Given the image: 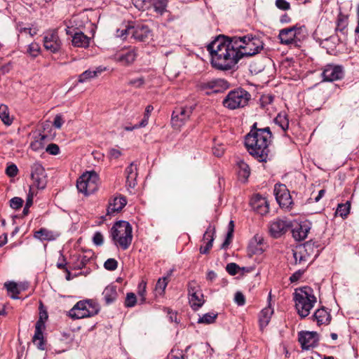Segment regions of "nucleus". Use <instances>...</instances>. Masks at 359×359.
<instances>
[{"label": "nucleus", "instance_id": "nucleus-1", "mask_svg": "<svg viewBox=\"0 0 359 359\" xmlns=\"http://www.w3.org/2000/svg\"><path fill=\"white\" fill-rule=\"evenodd\" d=\"M263 48L258 38L243 36H217L207 45L212 66L219 70L233 69L244 56H252Z\"/></svg>", "mask_w": 359, "mask_h": 359}, {"label": "nucleus", "instance_id": "nucleus-2", "mask_svg": "<svg viewBox=\"0 0 359 359\" xmlns=\"http://www.w3.org/2000/svg\"><path fill=\"white\" fill-rule=\"evenodd\" d=\"M271 138L272 133L269 127L257 129L255 123L245 136V145L249 154L258 161L266 162L269 160Z\"/></svg>", "mask_w": 359, "mask_h": 359}, {"label": "nucleus", "instance_id": "nucleus-3", "mask_svg": "<svg viewBox=\"0 0 359 359\" xmlns=\"http://www.w3.org/2000/svg\"><path fill=\"white\" fill-rule=\"evenodd\" d=\"M294 300L298 314L302 318H305L309 315L311 310L314 306L316 297L311 287L304 286L295 290Z\"/></svg>", "mask_w": 359, "mask_h": 359}, {"label": "nucleus", "instance_id": "nucleus-4", "mask_svg": "<svg viewBox=\"0 0 359 359\" xmlns=\"http://www.w3.org/2000/svg\"><path fill=\"white\" fill-rule=\"evenodd\" d=\"M111 234L113 241L123 250H126L131 244L133 235L132 226L129 222L119 221L111 228Z\"/></svg>", "mask_w": 359, "mask_h": 359}, {"label": "nucleus", "instance_id": "nucleus-5", "mask_svg": "<svg viewBox=\"0 0 359 359\" xmlns=\"http://www.w3.org/2000/svg\"><path fill=\"white\" fill-rule=\"evenodd\" d=\"M251 99V95L245 89L238 88L229 92L223 100V105L229 109L245 107Z\"/></svg>", "mask_w": 359, "mask_h": 359}, {"label": "nucleus", "instance_id": "nucleus-6", "mask_svg": "<svg viewBox=\"0 0 359 359\" xmlns=\"http://www.w3.org/2000/svg\"><path fill=\"white\" fill-rule=\"evenodd\" d=\"M100 311L97 304L91 299L78 302L69 311V316L74 319L93 316Z\"/></svg>", "mask_w": 359, "mask_h": 359}, {"label": "nucleus", "instance_id": "nucleus-7", "mask_svg": "<svg viewBox=\"0 0 359 359\" xmlns=\"http://www.w3.org/2000/svg\"><path fill=\"white\" fill-rule=\"evenodd\" d=\"M99 177L95 171L84 172L76 182L79 192L88 196L93 194L98 189Z\"/></svg>", "mask_w": 359, "mask_h": 359}, {"label": "nucleus", "instance_id": "nucleus-8", "mask_svg": "<svg viewBox=\"0 0 359 359\" xmlns=\"http://www.w3.org/2000/svg\"><path fill=\"white\" fill-rule=\"evenodd\" d=\"M194 109L195 106L194 105L176 108L173 111L171 117L172 128L175 130H180L189 119Z\"/></svg>", "mask_w": 359, "mask_h": 359}, {"label": "nucleus", "instance_id": "nucleus-9", "mask_svg": "<svg viewBox=\"0 0 359 359\" xmlns=\"http://www.w3.org/2000/svg\"><path fill=\"white\" fill-rule=\"evenodd\" d=\"M31 178L34 185L38 189H43L47 184V175L41 164L36 162L31 167Z\"/></svg>", "mask_w": 359, "mask_h": 359}, {"label": "nucleus", "instance_id": "nucleus-10", "mask_svg": "<svg viewBox=\"0 0 359 359\" xmlns=\"http://www.w3.org/2000/svg\"><path fill=\"white\" fill-rule=\"evenodd\" d=\"M43 41L44 48L47 50L53 53L60 51L62 46V42L56 29H52L46 32L44 34Z\"/></svg>", "mask_w": 359, "mask_h": 359}, {"label": "nucleus", "instance_id": "nucleus-11", "mask_svg": "<svg viewBox=\"0 0 359 359\" xmlns=\"http://www.w3.org/2000/svg\"><path fill=\"white\" fill-rule=\"evenodd\" d=\"M292 227L291 221L287 219H276L269 225V233L274 238H278L285 234Z\"/></svg>", "mask_w": 359, "mask_h": 359}, {"label": "nucleus", "instance_id": "nucleus-12", "mask_svg": "<svg viewBox=\"0 0 359 359\" xmlns=\"http://www.w3.org/2000/svg\"><path fill=\"white\" fill-rule=\"evenodd\" d=\"M321 75L325 81H338L344 77V69L341 65L328 64L325 66Z\"/></svg>", "mask_w": 359, "mask_h": 359}, {"label": "nucleus", "instance_id": "nucleus-13", "mask_svg": "<svg viewBox=\"0 0 359 359\" xmlns=\"http://www.w3.org/2000/svg\"><path fill=\"white\" fill-rule=\"evenodd\" d=\"M274 194L280 207L287 208L292 204L290 191L285 184H276L274 187Z\"/></svg>", "mask_w": 359, "mask_h": 359}, {"label": "nucleus", "instance_id": "nucleus-14", "mask_svg": "<svg viewBox=\"0 0 359 359\" xmlns=\"http://www.w3.org/2000/svg\"><path fill=\"white\" fill-rule=\"evenodd\" d=\"M230 87V83L224 79H216L203 83V91L206 95L212 93H220Z\"/></svg>", "mask_w": 359, "mask_h": 359}, {"label": "nucleus", "instance_id": "nucleus-15", "mask_svg": "<svg viewBox=\"0 0 359 359\" xmlns=\"http://www.w3.org/2000/svg\"><path fill=\"white\" fill-rule=\"evenodd\" d=\"M319 338L316 332L302 331L299 333V341L302 349L309 350L317 346Z\"/></svg>", "mask_w": 359, "mask_h": 359}, {"label": "nucleus", "instance_id": "nucleus-16", "mask_svg": "<svg viewBox=\"0 0 359 359\" xmlns=\"http://www.w3.org/2000/svg\"><path fill=\"white\" fill-rule=\"evenodd\" d=\"M131 38L138 41H146L151 36V31L146 25L132 22Z\"/></svg>", "mask_w": 359, "mask_h": 359}, {"label": "nucleus", "instance_id": "nucleus-17", "mask_svg": "<svg viewBox=\"0 0 359 359\" xmlns=\"http://www.w3.org/2000/svg\"><path fill=\"white\" fill-rule=\"evenodd\" d=\"M202 292L199 286L191 283L189 287V302L194 311H198L202 306Z\"/></svg>", "mask_w": 359, "mask_h": 359}, {"label": "nucleus", "instance_id": "nucleus-18", "mask_svg": "<svg viewBox=\"0 0 359 359\" xmlns=\"http://www.w3.org/2000/svg\"><path fill=\"white\" fill-rule=\"evenodd\" d=\"M252 208L258 214L262 215L269 212V207L266 199L262 196L257 194L250 200Z\"/></svg>", "mask_w": 359, "mask_h": 359}, {"label": "nucleus", "instance_id": "nucleus-19", "mask_svg": "<svg viewBox=\"0 0 359 359\" xmlns=\"http://www.w3.org/2000/svg\"><path fill=\"white\" fill-rule=\"evenodd\" d=\"M301 27L293 26L292 27L281 29L278 37L282 44L289 45L295 42L297 33H299Z\"/></svg>", "mask_w": 359, "mask_h": 359}, {"label": "nucleus", "instance_id": "nucleus-20", "mask_svg": "<svg viewBox=\"0 0 359 359\" xmlns=\"http://www.w3.org/2000/svg\"><path fill=\"white\" fill-rule=\"evenodd\" d=\"M311 223L307 221L297 224L294 226L292 225V233L293 238L298 241L304 240L311 230Z\"/></svg>", "mask_w": 359, "mask_h": 359}, {"label": "nucleus", "instance_id": "nucleus-21", "mask_svg": "<svg viewBox=\"0 0 359 359\" xmlns=\"http://www.w3.org/2000/svg\"><path fill=\"white\" fill-rule=\"evenodd\" d=\"M136 56L137 54L134 49L123 50L115 54L114 60L122 65H128L135 61Z\"/></svg>", "mask_w": 359, "mask_h": 359}, {"label": "nucleus", "instance_id": "nucleus-22", "mask_svg": "<svg viewBox=\"0 0 359 359\" xmlns=\"http://www.w3.org/2000/svg\"><path fill=\"white\" fill-rule=\"evenodd\" d=\"M127 200L125 196L119 195L109 201L107 207V215H111L120 212L126 205Z\"/></svg>", "mask_w": 359, "mask_h": 359}, {"label": "nucleus", "instance_id": "nucleus-23", "mask_svg": "<svg viewBox=\"0 0 359 359\" xmlns=\"http://www.w3.org/2000/svg\"><path fill=\"white\" fill-rule=\"evenodd\" d=\"M313 243L311 241L306 242L304 245L303 248H300L299 250H296L293 252V256L296 263L302 264L306 262L309 259V251L313 250Z\"/></svg>", "mask_w": 359, "mask_h": 359}, {"label": "nucleus", "instance_id": "nucleus-24", "mask_svg": "<svg viewBox=\"0 0 359 359\" xmlns=\"http://www.w3.org/2000/svg\"><path fill=\"white\" fill-rule=\"evenodd\" d=\"M126 177V187L128 189H133L137 184V168L134 163H131L125 170Z\"/></svg>", "mask_w": 359, "mask_h": 359}, {"label": "nucleus", "instance_id": "nucleus-25", "mask_svg": "<svg viewBox=\"0 0 359 359\" xmlns=\"http://www.w3.org/2000/svg\"><path fill=\"white\" fill-rule=\"evenodd\" d=\"M44 327V322L38 320L35 325V333L33 337L32 341L40 350L45 349V344L43 341V335L42 329Z\"/></svg>", "mask_w": 359, "mask_h": 359}, {"label": "nucleus", "instance_id": "nucleus-26", "mask_svg": "<svg viewBox=\"0 0 359 359\" xmlns=\"http://www.w3.org/2000/svg\"><path fill=\"white\" fill-rule=\"evenodd\" d=\"M59 236L57 231L49 230L46 228H41L34 231V237L41 241H51L55 240Z\"/></svg>", "mask_w": 359, "mask_h": 359}, {"label": "nucleus", "instance_id": "nucleus-27", "mask_svg": "<svg viewBox=\"0 0 359 359\" xmlns=\"http://www.w3.org/2000/svg\"><path fill=\"white\" fill-rule=\"evenodd\" d=\"M90 38L81 32H76L72 36V43L74 47L86 48L89 46Z\"/></svg>", "mask_w": 359, "mask_h": 359}, {"label": "nucleus", "instance_id": "nucleus-28", "mask_svg": "<svg viewBox=\"0 0 359 359\" xmlns=\"http://www.w3.org/2000/svg\"><path fill=\"white\" fill-rule=\"evenodd\" d=\"M263 245V237L257 234L250 241L248 245V250L252 254H261L264 251Z\"/></svg>", "mask_w": 359, "mask_h": 359}, {"label": "nucleus", "instance_id": "nucleus-29", "mask_svg": "<svg viewBox=\"0 0 359 359\" xmlns=\"http://www.w3.org/2000/svg\"><path fill=\"white\" fill-rule=\"evenodd\" d=\"M313 317L318 325H328L332 319L330 313L324 307L317 309Z\"/></svg>", "mask_w": 359, "mask_h": 359}, {"label": "nucleus", "instance_id": "nucleus-30", "mask_svg": "<svg viewBox=\"0 0 359 359\" xmlns=\"http://www.w3.org/2000/svg\"><path fill=\"white\" fill-rule=\"evenodd\" d=\"M106 69L105 67H96L95 69L91 70L88 69L83 72L79 76V83H85L87 82L92 79L97 77L100 74H102Z\"/></svg>", "mask_w": 359, "mask_h": 359}, {"label": "nucleus", "instance_id": "nucleus-31", "mask_svg": "<svg viewBox=\"0 0 359 359\" xmlns=\"http://www.w3.org/2000/svg\"><path fill=\"white\" fill-rule=\"evenodd\" d=\"M273 313V309L270 305L263 309L259 316V325L262 329L266 327Z\"/></svg>", "mask_w": 359, "mask_h": 359}, {"label": "nucleus", "instance_id": "nucleus-32", "mask_svg": "<svg viewBox=\"0 0 359 359\" xmlns=\"http://www.w3.org/2000/svg\"><path fill=\"white\" fill-rule=\"evenodd\" d=\"M215 233V227L213 225L210 224L207 228L205 233H203V241H207L205 248L203 249V254L207 253L212 247V243L214 241V236Z\"/></svg>", "mask_w": 359, "mask_h": 359}, {"label": "nucleus", "instance_id": "nucleus-33", "mask_svg": "<svg viewBox=\"0 0 359 359\" xmlns=\"http://www.w3.org/2000/svg\"><path fill=\"white\" fill-rule=\"evenodd\" d=\"M102 295L107 304L114 302L118 296L116 286H107L102 292Z\"/></svg>", "mask_w": 359, "mask_h": 359}, {"label": "nucleus", "instance_id": "nucleus-34", "mask_svg": "<svg viewBox=\"0 0 359 359\" xmlns=\"http://www.w3.org/2000/svg\"><path fill=\"white\" fill-rule=\"evenodd\" d=\"M172 270H170L165 276L158 279L156 285V292L157 294L161 295L164 293L167 285L170 280V277L172 275Z\"/></svg>", "mask_w": 359, "mask_h": 359}, {"label": "nucleus", "instance_id": "nucleus-35", "mask_svg": "<svg viewBox=\"0 0 359 359\" xmlns=\"http://www.w3.org/2000/svg\"><path fill=\"white\" fill-rule=\"evenodd\" d=\"M238 175L239 178L245 182L250 176V170L248 165L243 161L238 162Z\"/></svg>", "mask_w": 359, "mask_h": 359}, {"label": "nucleus", "instance_id": "nucleus-36", "mask_svg": "<svg viewBox=\"0 0 359 359\" xmlns=\"http://www.w3.org/2000/svg\"><path fill=\"white\" fill-rule=\"evenodd\" d=\"M0 118L6 126H11L13 118L10 116L8 107L6 104L0 105Z\"/></svg>", "mask_w": 359, "mask_h": 359}, {"label": "nucleus", "instance_id": "nucleus-37", "mask_svg": "<svg viewBox=\"0 0 359 359\" xmlns=\"http://www.w3.org/2000/svg\"><path fill=\"white\" fill-rule=\"evenodd\" d=\"M154 110V107L151 105H148L144 111V117L138 124L133 126V128H144L148 124V121L151 114V112Z\"/></svg>", "mask_w": 359, "mask_h": 359}, {"label": "nucleus", "instance_id": "nucleus-38", "mask_svg": "<svg viewBox=\"0 0 359 359\" xmlns=\"http://www.w3.org/2000/svg\"><path fill=\"white\" fill-rule=\"evenodd\" d=\"M132 22L124 25L122 27L116 29V36L123 39H126L128 35L131 33Z\"/></svg>", "mask_w": 359, "mask_h": 359}, {"label": "nucleus", "instance_id": "nucleus-39", "mask_svg": "<svg viewBox=\"0 0 359 359\" xmlns=\"http://www.w3.org/2000/svg\"><path fill=\"white\" fill-rule=\"evenodd\" d=\"M275 123L278 125L283 130L285 131L289 127V121L286 114H279L275 118Z\"/></svg>", "mask_w": 359, "mask_h": 359}, {"label": "nucleus", "instance_id": "nucleus-40", "mask_svg": "<svg viewBox=\"0 0 359 359\" xmlns=\"http://www.w3.org/2000/svg\"><path fill=\"white\" fill-rule=\"evenodd\" d=\"M152 5L154 11L162 15L167 6V0H152Z\"/></svg>", "mask_w": 359, "mask_h": 359}, {"label": "nucleus", "instance_id": "nucleus-41", "mask_svg": "<svg viewBox=\"0 0 359 359\" xmlns=\"http://www.w3.org/2000/svg\"><path fill=\"white\" fill-rule=\"evenodd\" d=\"M4 286L8 292L12 293V298L18 299L17 294L20 293V290L16 283L13 281L6 282L4 284Z\"/></svg>", "mask_w": 359, "mask_h": 359}, {"label": "nucleus", "instance_id": "nucleus-42", "mask_svg": "<svg viewBox=\"0 0 359 359\" xmlns=\"http://www.w3.org/2000/svg\"><path fill=\"white\" fill-rule=\"evenodd\" d=\"M350 207L351 205L348 202H346L344 204H339L337 208L336 213L340 215L341 217H346L349 213Z\"/></svg>", "mask_w": 359, "mask_h": 359}, {"label": "nucleus", "instance_id": "nucleus-43", "mask_svg": "<svg viewBox=\"0 0 359 359\" xmlns=\"http://www.w3.org/2000/svg\"><path fill=\"white\" fill-rule=\"evenodd\" d=\"M39 139L35 140L34 141L32 142L30 144V148L33 151H39L43 147V141L46 138L45 135H39Z\"/></svg>", "mask_w": 359, "mask_h": 359}, {"label": "nucleus", "instance_id": "nucleus-44", "mask_svg": "<svg viewBox=\"0 0 359 359\" xmlns=\"http://www.w3.org/2000/svg\"><path fill=\"white\" fill-rule=\"evenodd\" d=\"M137 298L134 293L129 292L126 295L125 305L126 307H133L136 304Z\"/></svg>", "mask_w": 359, "mask_h": 359}, {"label": "nucleus", "instance_id": "nucleus-45", "mask_svg": "<svg viewBox=\"0 0 359 359\" xmlns=\"http://www.w3.org/2000/svg\"><path fill=\"white\" fill-rule=\"evenodd\" d=\"M218 313L216 312H210L205 314H203V324H212L215 323L216 318H217Z\"/></svg>", "mask_w": 359, "mask_h": 359}, {"label": "nucleus", "instance_id": "nucleus-46", "mask_svg": "<svg viewBox=\"0 0 359 359\" xmlns=\"http://www.w3.org/2000/svg\"><path fill=\"white\" fill-rule=\"evenodd\" d=\"M104 266L106 269L109 271H114L117 269L118 262L115 259L109 258L106 260L104 264Z\"/></svg>", "mask_w": 359, "mask_h": 359}, {"label": "nucleus", "instance_id": "nucleus-47", "mask_svg": "<svg viewBox=\"0 0 359 359\" xmlns=\"http://www.w3.org/2000/svg\"><path fill=\"white\" fill-rule=\"evenodd\" d=\"M18 173V168L17 165L14 163H12L7 166L6 169V174L11 177H15Z\"/></svg>", "mask_w": 359, "mask_h": 359}, {"label": "nucleus", "instance_id": "nucleus-48", "mask_svg": "<svg viewBox=\"0 0 359 359\" xmlns=\"http://www.w3.org/2000/svg\"><path fill=\"white\" fill-rule=\"evenodd\" d=\"M241 267L236 264V263H229L226 266V271L232 276L238 273V271H240Z\"/></svg>", "mask_w": 359, "mask_h": 359}, {"label": "nucleus", "instance_id": "nucleus-49", "mask_svg": "<svg viewBox=\"0 0 359 359\" xmlns=\"http://www.w3.org/2000/svg\"><path fill=\"white\" fill-rule=\"evenodd\" d=\"M133 5L139 10H144L149 6L150 2L147 0H132Z\"/></svg>", "mask_w": 359, "mask_h": 359}, {"label": "nucleus", "instance_id": "nucleus-50", "mask_svg": "<svg viewBox=\"0 0 359 359\" xmlns=\"http://www.w3.org/2000/svg\"><path fill=\"white\" fill-rule=\"evenodd\" d=\"M23 200L19 197H14L10 201V205L12 208L18 210L22 207Z\"/></svg>", "mask_w": 359, "mask_h": 359}, {"label": "nucleus", "instance_id": "nucleus-51", "mask_svg": "<svg viewBox=\"0 0 359 359\" xmlns=\"http://www.w3.org/2000/svg\"><path fill=\"white\" fill-rule=\"evenodd\" d=\"M39 46L36 43H32L29 46L27 51L32 57H36L39 55Z\"/></svg>", "mask_w": 359, "mask_h": 359}, {"label": "nucleus", "instance_id": "nucleus-52", "mask_svg": "<svg viewBox=\"0 0 359 359\" xmlns=\"http://www.w3.org/2000/svg\"><path fill=\"white\" fill-rule=\"evenodd\" d=\"M46 151L51 155H57L60 152V148L56 144H50L47 146Z\"/></svg>", "mask_w": 359, "mask_h": 359}, {"label": "nucleus", "instance_id": "nucleus-53", "mask_svg": "<svg viewBox=\"0 0 359 359\" xmlns=\"http://www.w3.org/2000/svg\"><path fill=\"white\" fill-rule=\"evenodd\" d=\"M144 83V79L143 77H139L137 79H131L129 81L128 84L130 86H134L135 88H140L142 87Z\"/></svg>", "mask_w": 359, "mask_h": 359}, {"label": "nucleus", "instance_id": "nucleus-54", "mask_svg": "<svg viewBox=\"0 0 359 359\" xmlns=\"http://www.w3.org/2000/svg\"><path fill=\"white\" fill-rule=\"evenodd\" d=\"M93 243L97 246H100L103 244L104 239L102 234L97 231L95 232L93 237Z\"/></svg>", "mask_w": 359, "mask_h": 359}, {"label": "nucleus", "instance_id": "nucleus-55", "mask_svg": "<svg viewBox=\"0 0 359 359\" xmlns=\"http://www.w3.org/2000/svg\"><path fill=\"white\" fill-rule=\"evenodd\" d=\"M276 6L283 11H287L290 8V4L285 0H276Z\"/></svg>", "mask_w": 359, "mask_h": 359}, {"label": "nucleus", "instance_id": "nucleus-56", "mask_svg": "<svg viewBox=\"0 0 359 359\" xmlns=\"http://www.w3.org/2000/svg\"><path fill=\"white\" fill-rule=\"evenodd\" d=\"M273 96L271 95H263L260 100L262 106L264 107L267 104H271L273 101Z\"/></svg>", "mask_w": 359, "mask_h": 359}, {"label": "nucleus", "instance_id": "nucleus-57", "mask_svg": "<svg viewBox=\"0 0 359 359\" xmlns=\"http://www.w3.org/2000/svg\"><path fill=\"white\" fill-rule=\"evenodd\" d=\"M234 300L238 306H243L245 304V297L240 292L236 293Z\"/></svg>", "mask_w": 359, "mask_h": 359}, {"label": "nucleus", "instance_id": "nucleus-58", "mask_svg": "<svg viewBox=\"0 0 359 359\" xmlns=\"http://www.w3.org/2000/svg\"><path fill=\"white\" fill-rule=\"evenodd\" d=\"M64 123L62 115L57 114L55 116L53 121V126L55 128L60 129Z\"/></svg>", "mask_w": 359, "mask_h": 359}, {"label": "nucleus", "instance_id": "nucleus-59", "mask_svg": "<svg viewBox=\"0 0 359 359\" xmlns=\"http://www.w3.org/2000/svg\"><path fill=\"white\" fill-rule=\"evenodd\" d=\"M304 270H298L294 272L290 278V280L292 283L299 280L304 273Z\"/></svg>", "mask_w": 359, "mask_h": 359}, {"label": "nucleus", "instance_id": "nucleus-60", "mask_svg": "<svg viewBox=\"0 0 359 359\" xmlns=\"http://www.w3.org/2000/svg\"><path fill=\"white\" fill-rule=\"evenodd\" d=\"M122 153L120 150L112 148L109 151V156L110 158H118L121 156Z\"/></svg>", "mask_w": 359, "mask_h": 359}, {"label": "nucleus", "instance_id": "nucleus-61", "mask_svg": "<svg viewBox=\"0 0 359 359\" xmlns=\"http://www.w3.org/2000/svg\"><path fill=\"white\" fill-rule=\"evenodd\" d=\"M168 359H184V357L182 352L172 350L168 355Z\"/></svg>", "mask_w": 359, "mask_h": 359}, {"label": "nucleus", "instance_id": "nucleus-62", "mask_svg": "<svg viewBox=\"0 0 359 359\" xmlns=\"http://www.w3.org/2000/svg\"><path fill=\"white\" fill-rule=\"evenodd\" d=\"M165 72L167 74L168 76L170 78H175L178 75V73H176V72L172 73V67L170 65L166 66L165 67Z\"/></svg>", "mask_w": 359, "mask_h": 359}, {"label": "nucleus", "instance_id": "nucleus-63", "mask_svg": "<svg viewBox=\"0 0 359 359\" xmlns=\"http://www.w3.org/2000/svg\"><path fill=\"white\" fill-rule=\"evenodd\" d=\"M145 292H146V283L144 282H142L139 285V292H138L139 294L144 298Z\"/></svg>", "mask_w": 359, "mask_h": 359}, {"label": "nucleus", "instance_id": "nucleus-64", "mask_svg": "<svg viewBox=\"0 0 359 359\" xmlns=\"http://www.w3.org/2000/svg\"><path fill=\"white\" fill-rule=\"evenodd\" d=\"M8 242L7 233H3L0 236V248L4 246Z\"/></svg>", "mask_w": 359, "mask_h": 359}]
</instances>
